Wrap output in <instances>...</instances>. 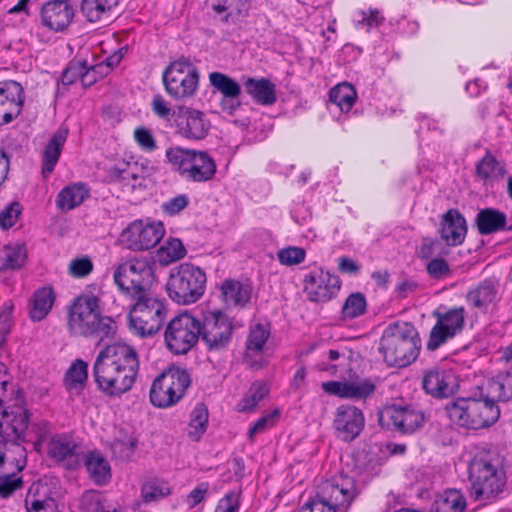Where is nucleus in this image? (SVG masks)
Segmentation results:
<instances>
[{
	"instance_id": "nucleus-54",
	"label": "nucleus",
	"mask_w": 512,
	"mask_h": 512,
	"mask_svg": "<svg viewBox=\"0 0 512 512\" xmlns=\"http://www.w3.org/2000/svg\"><path fill=\"white\" fill-rule=\"evenodd\" d=\"M88 67L82 62H71L63 71L61 82L63 85H71L80 80L83 86H89L94 83V79L86 81L90 74Z\"/></svg>"
},
{
	"instance_id": "nucleus-56",
	"label": "nucleus",
	"mask_w": 512,
	"mask_h": 512,
	"mask_svg": "<svg viewBox=\"0 0 512 512\" xmlns=\"http://www.w3.org/2000/svg\"><path fill=\"white\" fill-rule=\"evenodd\" d=\"M366 310V299L361 293H353L346 299L342 314L344 318H356L362 315Z\"/></svg>"
},
{
	"instance_id": "nucleus-29",
	"label": "nucleus",
	"mask_w": 512,
	"mask_h": 512,
	"mask_svg": "<svg viewBox=\"0 0 512 512\" xmlns=\"http://www.w3.org/2000/svg\"><path fill=\"white\" fill-rule=\"evenodd\" d=\"M68 128L60 126L47 143L42 160V175L48 178L53 172L62 152V148L67 140Z\"/></svg>"
},
{
	"instance_id": "nucleus-48",
	"label": "nucleus",
	"mask_w": 512,
	"mask_h": 512,
	"mask_svg": "<svg viewBox=\"0 0 512 512\" xmlns=\"http://www.w3.org/2000/svg\"><path fill=\"white\" fill-rule=\"evenodd\" d=\"M162 375L179 401L191 383L189 373L180 367H170Z\"/></svg>"
},
{
	"instance_id": "nucleus-46",
	"label": "nucleus",
	"mask_w": 512,
	"mask_h": 512,
	"mask_svg": "<svg viewBox=\"0 0 512 512\" xmlns=\"http://www.w3.org/2000/svg\"><path fill=\"white\" fill-rule=\"evenodd\" d=\"M27 261V250L24 245L4 246L0 252V269L17 270Z\"/></svg>"
},
{
	"instance_id": "nucleus-26",
	"label": "nucleus",
	"mask_w": 512,
	"mask_h": 512,
	"mask_svg": "<svg viewBox=\"0 0 512 512\" xmlns=\"http://www.w3.org/2000/svg\"><path fill=\"white\" fill-rule=\"evenodd\" d=\"M422 387L433 397L446 398L454 393L455 377L451 371L432 368L424 372Z\"/></svg>"
},
{
	"instance_id": "nucleus-11",
	"label": "nucleus",
	"mask_w": 512,
	"mask_h": 512,
	"mask_svg": "<svg viewBox=\"0 0 512 512\" xmlns=\"http://www.w3.org/2000/svg\"><path fill=\"white\" fill-rule=\"evenodd\" d=\"M200 334V321L190 313H181L166 325L164 342L171 353L184 355L197 344Z\"/></svg>"
},
{
	"instance_id": "nucleus-47",
	"label": "nucleus",
	"mask_w": 512,
	"mask_h": 512,
	"mask_svg": "<svg viewBox=\"0 0 512 512\" xmlns=\"http://www.w3.org/2000/svg\"><path fill=\"white\" fill-rule=\"evenodd\" d=\"M118 0H82L80 11L89 22L100 21L116 5Z\"/></svg>"
},
{
	"instance_id": "nucleus-23",
	"label": "nucleus",
	"mask_w": 512,
	"mask_h": 512,
	"mask_svg": "<svg viewBox=\"0 0 512 512\" xmlns=\"http://www.w3.org/2000/svg\"><path fill=\"white\" fill-rule=\"evenodd\" d=\"M394 427L403 433H413L423 426L425 416L413 405H393L385 410Z\"/></svg>"
},
{
	"instance_id": "nucleus-12",
	"label": "nucleus",
	"mask_w": 512,
	"mask_h": 512,
	"mask_svg": "<svg viewBox=\"0 0 512 512\" xmlns=\"http://www.w3.org/2000/svg\"><path fill=\"white\" fill-rule=\"evenodd\" d=\"M166 92L175 100H185L194 96L199 85L198 69L189 61L172 62L163 72Z\"/></svg>"
},
{
	"instance_id": "nucleus-8",
	"label": "nucleus",
	"mask_w": 512,
	"mask_h": 512,
	"mask_svg": "<svg viewBox=\"0 0 512 512\" xmlns=\"http://www.w3.org/2000/svg\"><path fill=\"white\" fill-rule=\"evenodd\" d=\"M131 298L134 303L128 314L130 328L141 337L155 335L167 318L168 309L165 301L148 292Z\"/></svg>"
},
{
	"instance_id": "nucleus-7",
	"label": "nucleus",
	"mask_w": 512,
	"mask_h": 512,
	"mask_svg": "<svg viewBox=\"0 0 512 512\" xmlns=\"http://www.w3.org/2000/svg\"><path fill=\"white\" fill-rule=\"evenodd\" d=\"M206 281V274L200 267L182 263L170 272L166 284L168 296L177 304L195 303L203 296Z\"/></svg>"
},
{
	"instance_id": "nucleus-42",
	"label": "nucleus",
	"mask_w": 512,
	"mask_h": 512,
	"mask_svg": "<svg viewBox=\"0 0 512 512\" xmlns=\"http://www.w3.org/2000/svg\"><path fill=\"white\" fill-rule=\"evenodd\" d=\"M465 509L466 499L463 494L456 489H449L437 496L431 512H464Z\"/></svg>"
},
{
	"instance_id": "nucleus-33",
	"label": "nucleus",
	"mask_w": 512,
	"mask_h": 512,
	"mask_svg": "<svg viewBox=\"0 0 512 512\" xmlns=\"http://www.w3.org/2000/svg\"><path fill=\"white\" fill-rule=\"evenodd\" d=\"M48 455L56 461H65L79 457L80 445L67 434H57L51 437L47 445Z\"/></svg>"
},
{
	"instance_id": "nucleus-43",
	"label": "nucleus",
	"mask_w": 512,
	"mask_h": 512,
	"mask_svg": "<svg viewBox=\"0 0 512 512\" xmlns=\"http://www.w3.org/2000/svg\"><path fill=\"white\" fill-rule=\"evenodd\" d=\"M168 384L162 373L153 381L150 389V401L155 407L167 408L178 402Z\"/></svg>"
},
{
	"instance_id": "nucleus-57",
	"label": "nucleus",
	"mask_w": 512,
	"mask_h": 512,
	"mask_svg": "<svg viewBox=\"0 0 512 512\" xmlns=\"http://www.w3.org/2000/svg\"><path fill=\"white\" fill-rule=\"evenodd\" d=\"M306 251L297 246H288L282 248L277 253L278 261L285 266H294L305 260Z\"/></svg>"
},
{
	"instance_id": "nucleus-63",
	"label": "nucleus",
	"mask_w": 512,
	"mask_h": 512,
	"mask_svg": "<svg viewBox=\"0 0 512 512\" xmlns=\"http://www.w3.org/2000/svg\"><path fill=\"white\" fill-rule=\"evenodd\" d=\"M134 139L138 146L145 152H153L157 148L156 140L152 132L145 127L135 129Z\"/></svg>"
},
{
	"instance_id": "nucleus-28",
	"label": "nucleus",
	"mask_w": 512,
	"mask_h": 512,
	"mask_svg": "<svg viewBox=\"0 0 512 512\" xmlns=\"http://www.w3.org/2000/svg\"><path fill=\"white\" fill-rule=\"evenodd\" d=\"M89 197V186L83 182H74L60 190L55 202L59 210L68 212L79 207Z\"/></svg>"
},
{
	"instance_id": "nucleus-4",
	"label": "nucleus",
	"mask_w": 512,
	"mask_h": 512,
	"mask_svg": "<svg viewBox=\"0 0 512 512\" xmlns=\"http://www.w3.org/2000/svg\"><path fill=\"white\" fill-rule=\"evenodd\" d=\"M469 475L476 500L495 498L506 483L503 459L495 452L475 455L469 465Z\"/></svg>"
},
{
	"instance_id": "nucleus-24",
	"label": "nucleus",
	"mask_w": 512,
	"mask_h": 512,
	"mask_svg": "<svg viewBox=\"0 0 512 512\" xmlns=\"http://www.w3.org/2000/svg\"><path fill=\"white\" fill-rule=\"evenodd\" d=\"M499 300V282L494 279L483 280L466 295L468 305L483 313L494 307Z\"/></svg>"
},
{
	"instance_id": "nucleus-55",
	"label": "nucleus",
	"mask_w": 512,
	"mask_h": 512,
	"mask_svg": "<svg viewBox=\"0 0 512 512\" xmlns=\"http://www.w3.org/2000/svg\"><path fill=\"white\" fill-rule=\"evenodd\" d=\"M384 18L378 10L358 11L355 13L353 22L357 29L370 31L377 28L383 22Z\"/></svg>"
},
{
	"instance_id": "nucleus-5",
	"label": "nucleus",
	"mask_w": 512,
	"mask_h": 512,
	"mask_svg": "<svg viewBox=\"0 0 512 512\" xmlns=\"http://www.w3.org/2000/svg\"><path fill=\"white\" fill-rule=\"evenodd\" d=\"M358 493L354 478L340 474L324 482L298 512H347Z\"/></svg>"
},
{
	"instance_id": "nucleus-30",
	"label": "nucleus",
	"mask_w": 512,
	"mask_h": 512,
	"mask_svg": "<svg viewBox=\"0 0 512 512\" xmlns=\"http://www.w3.org/2000/svg\"><path fill=\"white\" fill-rule=\"evenodd\" d=\"M216 174V163L211 155L197 150L186 173L185 179L192 182H207Z\"/></svg>"
},
{
	"instance_id": "nucleus-36",
	"label": "nucleus",
	"mask_w": 512,
	"mask_h": 512,
	"mask_svg": "<svg viewBox=\"0 0 512 512\" xmlns=\"http://www.w3.org/2000/svg\"><path fill=\"white\" fill-rule=\"evenodd\" d=\"M223 301L230 307H245L250 301L252 288L235 280H225L221 286Z\"/></svg>"
},
{
	"instance_id": "nucleus-35",
	"label": "nucleus",
	"mask_w": 512,
	"mask_h": 512,
	"mask_svg": "<svg viewBox=\"0 0 512 512\" xmlns=\"http://www.w3.org/2000/svg\"><path fill=\"white\" fill-rule=\"evenodd\" d=\"M357 93L348 83H341L329 92V110L331 113H348L355 104Z\"/></svg>"
},
{
	"instance_id": "nucleus-16",
	"label": "nucleus",
	"mask_w": 512,
	"mask_h": 512,
	"mask_svg": "<svg viewBox=\"0 0 512 512\" xmlns=\"http://www.w3.org/2000/svg\"><path fill=\"white\" fill-rule=\"evenodd\" d=\"M172 127L185 139L202 140L209 132L210 121L203 112L180 106L172 113Z\"/></svg>"
},
{
	"instance_id": "nucleus-40",
	"label": "nucleus",
	"mask_w": 512,
	"mask_h": 512,
	"mask_svg": "<svg viewBox=\"0 0 512 512\" xmlns=\"http://www.w3.org/2000/svg\"><path fill=\"white\" fill-rule=\"evenodd\" d=\"M55 294L51 287H42L34 292L30 306V317L33 321L43 320L53 307Z\"/></svg>"
},
{
	"instance_id": "nucleus-31",
	"label": "nucleus",
	"mask_w": 512,
	"mask_h": 512,
	"mask_svg": "<svg viewBox=\"0 0 512 512\" xmlns=\"http://www.w3.org/2000/svg\"><path fill=\"white\" fill-rule=\"evenodd\" d=\"M84 466L97 485H105L111 479V467L108 460L98 450H92L82 456Z\"/></svg>"
},
{
	"instance_id": "nucleus-14",
	"label": "nucleus",
	"mask_w": 512,
	"mask_h": 512,
	"mask_svg": "<svg viewBox=\"0 0 512 512\" xmlns=\"http://www.w3.org/2000/svg\"><path fill=\"white\" fill-rule=\"evenodd\" d=\"M164 234L161 222L135 220L122 231L120 241L130 250L144 251L156 246Z\"/></svg>"
},
{
	"instance_id": "nucleus-1",
	"label": "nucleus",
	"mask_w": 512,
	"mask_h": 512,
	"mask_svg": "<svg viewBox=\"0 0 512 512\" xmlns=\"http://www.w3.org/2000/svg\"><path fill=\"white\" fill-rule=\"evenodd\" d=\"M138 372L139 359L136 350L119 342L103 348L93 365L97 388L108 397H120L130 391Z\"/></svg>"
},
{
	"instance_id": "nucleus-10",
	"label": "nucleus",
	"mask_w": 512,
	"mask_h": 512,
	"mask_svg": "<svg viewBox=\"0 0 512 512\" xmlns=\"http://www.w3.org/2000/svg\"><path fill=\"white\" fill-rule=\"evenodd\" d=\"M113 276L119 289L130 297L146 293L154 279L152 266L145 257L131 258L119 264Z\"/></svg>"
},
{
	"instance_id": "nucleus-58",
	"label": "nucleus",
	"mask_w": 512,
	"mask_h": 512,
	"mask_svg": "<svg viewBox=\"0 0 512 512\" xmlns=\"http://www.w3.org/2000/svg\"><path fill=\"white\" fill-rule=\"evenodd\" d=\"M249 8L250 0H217L216 3L213 4V9L217 13L230 11L228 16H230L233 12L244 16L247 14Z\"/></svg>"
},
{
	"instance_id": "nucleus-49",
	"label": "nucleus",
	"mask_w": 512,
	"mask_h": 512,
	"mask_svg": "<svg viewBox=\"0 0 512 512\" xmlns=\"http://www.w3.org/2000/svg\"><path fill=\"white\" fill-rule=\"evenodd\" d=\"M208 424V410L203 404L194 407L190 414L187 434L193 441H198L205 433Z\"/></svg>"
},
{
	"instance_id": "nucleus-64",
	"label": "nucleus",
	"mask_w": 512,
	"mask_h": 512,
	"mask_svg": "<svg viewBox=\"0 0 512 512\" xmlns=\"http://www.w3.org/2000/svg\"><path fill=\"white\" fill-rule=\"evenodd\" d=\"M21 214V205L13 202L0 212V226L3 229L12 227Z\"/></svg>"
},
{
	"instance_id": "nucleus-20",
	"label": "nucleus",
	"mask_w": 512,
	"mask_h": 512,
	"mask_svg": "<svg viewBox=\"0 0 512 512\" xmlns=\"http://www.w3.org/2000/svg\"><path fill=\"white\" fill-rule=\"evenodd\" d=\"M23 102V88L18 82H0V126L10 123L20 115Z\"/></svg>"
},
{
	"instance_id": "nucleus-15",
	"label": "nucleus",
	"mask_w": 512,
	"mask_h": 512,
	"mask_svg": "<svg viewBox=\"0 0 512 512\" xmlns=\"http://www.w3.org/2000/svg\"><path fill=\"white\" fill-rule=\"evenodd\" d=\"M433 316L436 318V323L430 331L426 344L430 351L438 349L463 330L466 311L464 307H453L445 312L435 311Z\"/></svg>"
},
{
	"instance_id": "nucleus-6",
	"label": "nucleus",
	"mask_w": 512,
	"mask_h": 512,
	"mask_svg": "<svg viewBox=\"0 0 512 512\" xmlns=\"http://www.w3.org/2000/svg\"><path fill=\"white\" fill-rule=\"evenodd\" d=\"M446 414L455 425L478 430L494 424L500 416V410L486 396L484 399L468 397L447 404Z\"/></svg>"
},
{
	"instance_id": "nucleus-32",
	"label": "nucleus",
	"mask_w": 512,
	"mask_h": 512,
	"mask_svg": "<svg viewBox=\"0 0 512 512\" xmlns=\"http://www.w3.org/2000/svg\"><path fill=\"white\" fill-rule=\"evenodd\" d=\"M476 226L481 235L512 230V226H507L506 214L496 208L480 210L476 216Z\"/></svg>"
},
{
	"instance_id": "nucleus-19",
	"label": "nucleus",
	"mask_w": 512,
	"mask_h": 512,
	"mask_svg": "<svg viewBox=\"0 0 512 512\" xmlns=\"http://www.w3.org/2000/svg\"><path fill=\"white\" fill-rule=\"evenodd\" d=\"M112 173L133 190H144L153 184L155 167L148 161L122 162L112 169Z\"/></svg>"
},
{
	"instance_id": "nucleus-27",
	"label": "nucleus",
	"mask_w": 512,
	"mask_h": 512,
	"mask_svg": "<svg viewBox=\"0 0 512 512\" xmlns=\"http://www.w3.org/2000/svg\"><path fill=\"white\" fill-rule=\"evenodd\" d=\"M465 218L456 209H449L442 218L441 237L449 246L460 245L466 236Z\"/></svg>"
},
{
	"instance_id": "nucleus-52",
	"label": "nucleus",
	"mask_w": 512,
	"mask_h": 512,
	"mask_svg": "<svg viewBox=\"0 0 512 512\" xmlns=\"http://www.w3.org/2000/svg\"><path fill=\"white\" fill-rule=\"evenodd\" d=\"M209 82L222 97H239L241 94V86L233 78L221 72H211L209 74Z\"/></svg>"
},
{
	"instance_id": "nucleus-34",
	"label": "nucleus",
	"mask_w": 512,
	"mask_h": 512,
	"mask_svg": "<svg viewBox=\"0 0 512 512\" xmlns=\"http://www.w3.org/2000/svg\"><path fill=\"white\" fill-rule=\"evenodd\" d=\"M243 86L246 93L260 105L269 106L277 100L275 84L268 79L246 78Z\"/></svg>"
},
{
	"instance_id": "nucleus-3",
	"label": "nucleus",
	"mask_w": 512,
	"mask_h": 512,
	"mask_svg": "<svg viewBox=\"0 0 512 512\" xmlns=\"http://www.w3.org/2000/svg\"><path fill=\"white\" fill-rule=\"evenodd\" d=\"M420 348L416 328L408 322H395L384 330L379 349L389 366L405 367L416 360Z\"/></svg>"
},
{
	"instance_id": "nucleus-45",
	"label": "nucleus",
	"mask_w": 512,
	"mask_h": 512,
	"mask_svg": "<svg viewBox=\"0 0 512 512\" xmlns=\"http://www.w3.org/2000/svg\"><path fill=\"white\" fill-rule=\"evenodd\" d=\"M505 173V167L490 152L476 164V175L485 183H491L503 177Z\"/></svg>"
},
{
	"instance_id": "nucleus-9",
	"label": "nucleus",
	"mask_w": 512,
	"mask_h": 512,
	"mask_svg": "<svg viewBox=\"0 0 512 512\" xmlns=\"http://www.w3.org/2000/svg\"><path fill=\"white\" fill-rule=\"evenodd\" d=\"M26 466L25 448L0 441V498L6 499L23 486L21 471Z\"/></svg>"
},
{
	"instance_id": "nucleus-53",
	"label": "nucleus",
	"mask_w": 512,
	"mask_h": 512,
	"mask_svg": "<svg viewBox=\"0 0 512 512\" xmlns=\"http://www.w3.org/2000/svg\"><path fill=\"white\" fill-rule=\"evenodd\" d=\"M268 392L269 388L265 382H254L238 403V410L241 412L253 410Z\"/></svg>"
},
{
	"instance_id": "nucleus-51",
	"label": "nucleus",
	"mask_w": 512,
	"mask_h": 512,
	"mask_svg": "<svg viewBox=\"0 0 512 512\" xmlns=\"http://www.w3.org/2000/svg\"><path fill=\"white\" fill-rule=\"evenodd\" d=\"M81 512H119L116 507L107 503L101 493L90 490L80 498Z\"/></svg>"
},
{
	"instance_id": "nucleus-44",
	"label": "nucleus",
	"mask_w": 512,
	"mask_h": 512,
	"mask_svg": "<svg viewBox=\"0 0 512 512\" xmlns=\"http://www.w3.org/2000/svg\"><path fill=\"white\" fill-rule=\"evenodd\" d=\"M40 484L33 483L25 498L27 512H58L55 500L46 495H40Z\"/></svg>"
},
{
	"instance_id": "nucleus-22",
	"label": "nucleus",
	"mask_w": 512,
	"mask_h": 512,
	"mask_svg": "<svg viewBox=\"0 0 512 512\" xmlns=\"http://www.w3.org/2000/svg\"><path fill=\"white\" fill-rule=\"evenodd\" d=\"M28 413L22 406H13L0 413V436L8 441L20 440L28 427Z\"/></svg>"
},
{
	"instance_id": "nucleus-18",
	"label": "nucleus",
	"mask_w": 512,
	"mask_h": 512,
	"mask_svg": "<svg viewBox=\"0 0 512 512\" xmlns=\"http://www.w3.org/2000/svg\"><path fill=\"white\" fill-rule=\"evenodd\" d=\"M340 287L338 276L321 269L311 271L304 279V290L313 302L329 301L336 296Z\"/></svg>"
},
{
	"instance_id": "nucleus-25",
	"label": "nucleus",
	"mask_w": 512,
	"mask_h": 512,
	"mask_svg": "<svg viewBox=\"0 0 512 512\" xmlns=\"http://www.w3.org/2000/svg\"><path fill=\"white\" fill-rule=\"evenodd\" d=\"M321 387L330 395L355 400L365 399L375 390L374 384L368 379L357 381H328L323 382Z\"/></svg>"
},
{
	"instance_id": "nucleus-13",
	"label": "nucleus",
	"mask_w": 512,
	"mask_h": 512,
	"mask_svg": "<svg viewBox=\"0 0 512 512\" xmlns=\"http://www.w3.org/2000/svg\"><path fill=\"white\" fill-rule=\"evenodd\" d=\"M200 338L209 351L219 352L231 342L234 325L232 319L219 309L205 313L200 322Z\"/></svg>"
},
{
	"instance_id": "nucleus-21",
	"label": "nucleus",
	"mask_w": 512,
	"mask_h": 512,
	"mask_svg": "<svg viewBox=\"0 0 512 512\" xmlns=\"http://www.w3.org/2000/svg\"><path fill=\"white\" fill-rule=\"evenodd\" d=\"M73 18L74 9L66 0L48 1L42 6V24L52 31L65 30L71 24Z\"/></svg>"
},
{
	"instance_id": "nucleus-50",
	"label": "nucleus",
	"mask_w": 512,
	"mask_h": 512,
	"mask_svg": "<svg viewBox=\"0 0 512 512\" xmlns=\"http://www.w3.org/2000/svg\"><path fill=\"white\" fill-rule=\"evenodd\" d=\"M186 250L182 242L177 238H172L163 243L157 250L156 257L161 265H169L182 259Z\"/></svg>"
},
{
	"instance_id": "nucleus-38",
	"label": "nucleus",
	"mask_w": 512,
	"mask_h": 512,
	"mask_svg": "<svg viewBox=\"0 0 512 512\" xmlns=\"http://www.w3.org/2000/svg\"><path fill=\"white\" fill-rule=\"evenodd\" d=\"M269 336L270 330L267 325L256 324L250 328L244 355L247 363L254 366L252 358L263 351Z\"/></svg>"
},
{
	"instance_id": "nucleus-41",
	"label": "nucleus",
	"mask_w": 512,
	"mask_h": 512,
	"mask_svg": "<svg viewBox=\"0 0 512 512\" xmlns=\"http://www.w3.org/2000/svg\"><path fill=\"white\" fill-rule=\"evenodd\" d=\"M87 379V362L82 359H76L66 371L64 385L69 392L79 394L84 389Z\"/></svg>"
},
{
	"instance_id": "nucleus-39",
	"label": "nucleus",
	"mask_w": 512,
	"mask_h": 512,
	"mask_svg": "<svg viewBox=\"0 0 512 512\" xmlns=\"http://www.w3.org/2000/svg\"><path fill=\"white\" fill-rule=\"evenodd\" d=\"M196 151L181 146H171L165 151V161L173 171L185 178Z\"/></svg>"
},
{
	"instance_id": "nucleus-62",
	"label": "nucleus",
	"mask_w": 512,
	"mask_h": 512,
	"mask_svg": "<svg viewBox=\"0 0 512 512\" xmlns=\"http://www.w3.org/2000/svg\"><path fill=\"white\" fill-rule=\"evenodd\" d=\"M240 505V493L235 490H232L227 492L218 501L214 512H239Z\"/></svg>"
},
{
	"instance_id": "nucleus-59",
	"label": "nucleus",
	"mask_w": 512,
	"mask_h": 512,
	"mask_svg": "<svg viewBox=\"0 0 512 512\" xmlns=\"http://www.w3.org/2000/svg\"><path fill=\"white\" fill-rule=\"evenodd\" d=\"M93 268L92 260L87 256H83L70 261L68 273L73 278H85L93 271Z\"/></svg>"
},
{
	"instance_id": "nucleus-2",
	"label": "nucleus",
	"mask_w": 512,
	"mask_h": 512,
	"mask_svg": "<svg viewBox=\"0 0 512 512\" xmlns=\"http://www.w3.org/2000/svg\"><path fill=\"white\" fill-rule=\"evenodd\" d=\"M67 327L74 336L112 338L116 333L114 320L102 315L100 299L92 292H84L68 307Z\"/></svg>"
},
{
	"instance_id": "nucleus-17",
	"label": "nucleus",
	"mask_w": 512,
	"mask_h": 512,
	"mask_svg": "<svg viewBox=\"0 0 512 512\" xmlns=\"http://www.w3.org/2000/svg\"><path fill=\"white\" fill-rule=\"evenodd\" d=\"M365 417L362 410L354 405L342 404L335 409L333 429L338 439L351 442L362 432Z\"/></svg>"
},
{
	"instance_id": "nucleus-37",
	"label": "nucleus",
	"mask_w": 512,
	"mask_h": 512,
	"mask_svg": "<svg viewBox=\"0 0 512 512\" xmlns=\"http://www.w3.org/2000/svg\"><path fill=\"white\" fill-rule=\"evenodd\" d=\"M489 401H508L512 399V372L500 373L486 385V395Z\"/></svg>"
},
{
	"instance_id": "nucleus-61",
	"label": "nucleus",
	"mask_w": 512,
	"mask_h": 512,
	"mask_svg": "<svg viewBox=\"0 0 512 512\" xmlns=\"http://www.w3.org/2000/svg\"><path fill=\"white\" fill-rule=\"evenodd\" d=\"M170 493V489L159 484L157 481H150L142 486L141 494L145 502L161 499Z\"/></svg>"
},
{
	"instance_id": "nucleus-60",
	"label": "nucleus",
	"mask_w": 512,
	"mask_h": 512,
	"mask_svg": "<svg viewBox=\"0 0 512 512\" xmlns=\"http://www.w3.org/2000/svg\"><path fill=\"white\" fill-rule=\"evenodd\" d=\"M279 412L274 410L262 417H260L249 429L248 437L250 440H253L254 437L258 434L265 432L266 430L272 428L278 419Z\"/></svg>"
}]
</instances>
